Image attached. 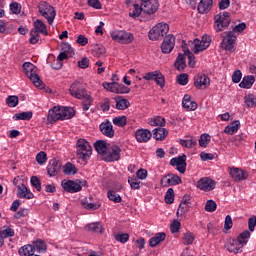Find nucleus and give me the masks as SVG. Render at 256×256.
<instances>
[{
    "mask_svg": "<svg viewBox=\"0 0 256 256\" xmlns=\"http://www.w3.org/2000/svg\"><path fill=\"white\" fill-rule=\"evenodd\" d=\"M69 93L76 99H83V111H89L91 105H93V98L87 94V90L83 87V84L79 81H75L69 88Z\"/></svg>",
    "mask_w": 256,
    "mask_h": 256,
    "instance_id": "obj_1",
    "label": "nucleus"
},
{
    "mask_svg": "<svg viewBox=\"0 0 256 256\" xmlns=\"http://www.w3.org/2000/svg\"><path fill=\"white\" fill-rule=\"evenodd\" d=\"M22 67L25 75L28 77V79H30V81H32L35 87L38 89H43L45 87L43 80H41V77H39V74H37V67L33 65V63L25 62Z\"/></svg>",
    "mask_w": 256,
    "mask_h": 256,
    "instance_id": "obj_2",
    "label": "nucleus"
},
{
    "mask_svg": "<svg viewBox=\"0 0 256 256\" xmlns=\"http://www.w3.org/2000/svg\"><path fill=\"white\" fill-rule=\"evenodd\" d=\"M76 155L78 159H82V161H87L89 157H91L93 153V148H91V144L87 142V140L80 138L76 143Z\"/></svg>",
    "mask_w": 256,
    "mask_h": 256,
    "instance_id": "obj_3",
    "label": "nucleus"
},
{
    "mask_svg": "<svg viewBox=\"0 0 256 256\" xmlns=\"http://www.w3.org/2000/svg\"><path fill=\"white\" fill-rule=\"evenodd\" d=\"M169 33V24L158 23L148 33L150 41H161Z\"/></svg>",
    "mask_w": 256,
    "mask_h": 256,
    "instance_id": "obj_4",
    "label": "nucleus"
},
{
    "mask_svg": "<svg viewBox=\"0 0 256 256\" xmlns=\"http://www.w3.org/2000/svg\"><path fill=\"white\" fill-rule=\"evenodd\" d=\"M38 11L42 15V17H44V19H47L49 25H53L55 17L57 16V12L51 4L45 1L40 2L38 4Z\"/></svg>",
    "mask_w": 256,
    "mask_h": 256,
    "instance_id": "obj_5",
    "label": "nucleus"
},
{
    "mask_svg": "<svg viewBox=\"0 0 256 256\" xmlns=\"http://www.w3.org/2000/svg\"><path fill=\"white\" fill-rule=\"evenodd\" d=\"M237 43V35L233 31L224 32L223 40L221 42V47L225 51H230L233 53L235 51V44Z\"/></svg>",
    "mask_w": 256,
    "mask_h": 256,
    "instance_id": "obj_6",
    "label": "nucleus"
},
{
    "mask_svg": "<svg viewBox=\"0 0 256 256\" xmlns=\"http://www.w3.org/2000/svg\"><path fill=\"white\" fill-rule=\"evenodd\" d=\"M215 20V30L217 33L221 32L225 27L231 24V14L229 12L219 13L214 17Z\"/></svg>",
    "mask_w": 256,
    "mask_h": 256,
    "instance_id": "obj_7",
    "label": "nucleus"
},
{
    "mask_svg": "<svg viewBox=\"0 0 256 256\" xmlns=\"http://www.w3.org/2000/svg\"><path fill=\"white\" fill-rule=\"evenodd\" d=\"M111 37L113 41H117V43H122L124 45H129V43H133V41L135 40V37H133V34L125 30L114 31L111 34Z\"/></svg>",
    "mask_w": 256,
    "mask_h": 256,
    "instance_id": "obj_8",
    "label": "nucleus"
},
{
    "mask_svg": "<svg viewBox=\"0 0 256 256\" xmlns=\"http://www.w3.org/2000/svg\"><path fill=\"white\" fill-rule=\"evenodd\" d=\"M119 159H121V147L117 145L108 147L106 155L103 157V161L106 163H113L115 161H119Z\"/></svg>",
    "mask_w": 256,
    "mask_h": 256,
    "instance_id": "obj_9",
    "label": "nucleus"
},
{
    "mask_svg": "<svg viewBox=\"0 0 256 256\" xmlns=\"http://www.w3.org/2000/svg\"><path fill=\"white\" fill-rule=\"evenodd\" d=\"M170 165H172V167H176L179 173H185V171H187V155L182 154L181 156L172 158L170 160Z\"/></svg>",
    "mask_w": 256,
    "mask_h": 256,
    "instance_id": "obj_10",
    "label": "nucleus"
},
{
    "mask_svg": "<svg viewBox=\"0 0 256 256\" xmlns=\"http://www.w3.org/2000/svg\"><path fill=\"white\" fill-rule=\"evenodd\" d=\"M230 177L236 182L239 183L241 181H245V179L249 178V172L247 170L239 169V168H230Z\"/></svg>",
    "mask_w": 256,
    "mask_h": 256,
    "instance_id": "obj_11",
    "label": "nucleus"
},
{
    "mask_svg": "<svg viewBox=\"0 0 256 256\" xmlns=\"http://www.w3.org/2000/svg\"><path fill=\"white\" fill-rule=\"evenodd\" d=\"M175 49V36L169 34L165 36L164 41L161 44L162 53L169 54Z\"/></svg>",
    "mask_w": 256,
    "mask_h": 256,
    "instance_id": "obj_12",
    "label": "nucleus"
},
{
    "mask_svg": "<svg viewBox=\"0 0 256 256\" xmlns=\"http://www.w3.org/2000/svg\"><path fill=\"white\" fill-rule=\"evenodd\" d=\"M211 85V79L205 74H198L194 77V87L196 89H207Z\"/></svg>",
    "mask_w": 256,
    "mask_h": 256,
    "instance_id": "obj_13",
    "label": "nucleus"
},
{
    "mask_svg": "<svg viewBox=\"0 0 256 256\" xmlns=\"http://www.w3.org/2000/svg\"><path fill=\"white\" fill-rule=\"evenodd\" d=\"M62 187L67 193H79L83 187L77 182V180L62 181Z\"/></svg>",
    "mask_w": 256,
    "mask_h": 256,
    "instance_id": "obj_14",
    "label": "nucleus"
},
{
    "mask_svg": "<svg viewBox=\"0 0 256 256\" xmlns=\"http://www.w3.org/2000/svg\"><path fill=\"white\" fill-rule=\"evenodd\" d=\"M143 13L146 15H153L159 9V0H148L147 2L141 3Z\"/></svg>",
    "mask_w": 256,
    "mask_h": 256,
    "instance_id": "obj_15",
    "label": "nucleus"
},
{
    "mask_svg": "<svg viewBox=\"0 0 256 256\" xmlns=\"http://www.w3.org/2000/svg\"><path fill=\"white\" fill-rule=\"evenodd\" d=\"M225 249H227L229 253H242L243 246L239 241H237V239L230 238L225 244Z\"/></svg>",
    "mask_w": 256,
    "mask_h": 256,
    "instance_id": "obj_16",
    "label": "nucleus"
},
{
    "mask_svg": "<svg viewBox=\"0 0 256 256\" xmlns=\"http://www.w3.org/2000/svg\"><path fill=\"white\" fill-rule=\"evenodd\" d=\"M61 161L52 159L49 161V164L47 166V173L49 177H55L59 174V171H61Z\"/></svg>",
    "mask_w": 256,
    "mask_h": 256,
    "instance_id": "obj_17",
    "label": "nucleus"
},
{
    "mask_svg": "<svg viewBox=\"0 0 256 256\" xmlns=\"http://www.w3.org/2000/svg\"><path fill=\"white\" fill-rule=\"evenodd\" d=\"M215 185V180L207 177L201 178L197 183V187L201 189V191H213Z\"/></svg>",
    "mask_w": 256,
    "mask_h": 256,
    "instance_id": "obj_18",
    "label": "nucleus"
},
{
    "mask_svg": "<svg viewBox=\"0 0 256 256\" xmlns=\"http://www.w3.org/2000/svg\"><path fill=\"white\" fill-rule=\"evenodd\" d=\"M102 135L113 139L115 137V130H113V124L109 120L102 122L99 126Z\"/></svg>",
    "mask_w": 256,
    "mask_h": 256,
    "instance_id": "obj_19",
    "label": "nucleus"
},
{
    "mask_svg": "<svg viewBox=\"0 0 256 256\" xmlns=\"http://www.w3.org/2000/svg\"><path fill=\"white\" fill-rule=\"evenodd\" d=\"M110 147L111 144L107 143L105 140H98L94 143L95 150L99 155H102L103 157L107 155V151H109Z\"/></svg>",
    "mask_w": 256,
    "mask_h": 256,
    "instance_id": "obj_20",
    "label": "nucleus"
},
{
    "mask_svg": "<svg viewBox=\"0 0 256 256\" xmlns=\"http://www.w3.org/2000/svg\"><path fill=\"white\" fill-rule=\"evenodd\" d=\"M17 189V197H19V199H33V197H35L33 192H31V190H29L25 184L18 185Z\"/></svg>",
    "mask_w": 256,
    "mask_h": 256,
    "instance_id": "obj_21",
    "label": "nucleus"
},
{
    "mask_svg": "<svg viewBox=\"0 0 256 256\" xmlns=\"http://www.w3.org/2000/svg\"><path fill=\"white\" fill-rule=\"evenodd\" d=\"M152 136L153 134H151V131L147 129H138L135 133L136 141H138V143H147Z\"/></svg>",
    "mask_w": 256,
    "mask_h": 256,
    "instance_id": "obj_22",
    "label": "nucleus"
},
{
    "mask_svg": "<svg viewBox=\"0 0 256 256\" xmlns=\"http://www.w3.org/2000/svg\"><path fill=\"white\" fill-rule=\"evenodd\" d=\"M49 123H55V121H62L61 107L55 106L48 112Z\"/></svg>",
    "mask_w": 256,
    "mask_h": 256,
    "instance_id": "obj_23",
    "label": "nucleus"
},
{
    "mask_svg": "<svg viewBox=\"0 0 256 256\" xmlns=\"http://www.w3.org/2000/svg\"><path fill=\"white\" fill-rule=\"evenodd\" d=\"M123 189V186L119 184L116 186V188H113L112 190L108 191V199L110 201H113V203H121L123 199L121 198V195L117 193V191H121Z\"/></svg>",
    "mask_w": 256,
    "mask_h": 256,
    "instance_id": "obj_24",
    "label": "nucleus"
},
{
    "mask_svg": "<svg viewBox=\"0 0 256 256\" xmlns=\"http://www.w3.org/2000/svg\"><path fill=\"white\" fill-rule=\"evenodd\" d=\"M198 13L202 15L205 13H209L211 9H213V0H201L198 4Z\"/></svg>",
    "mask_w": 256,
    "mask_h": 256,
    "instance_id": "obj_25",
    "label": "nucleus"
},
{
    "mask_svg": "<svg viewBox=\"0 0 256 256\" xmlns=\"http://www.w3.org/2000/svg\"><path fill=\"white\" fill-rule=\"evenodd\" d=\"M182 107L186 109V111H195V109H197V102L191 101V95L186 94L182 100Z\"/></svg>",
    "mask_w": 256,
    "mask_h": 256,
    "instance_id": "obj_26",
    "label": "nucleus"
},
{
    "mask_svg": "<svg viewBox=\"0 0 256 256\" xmlns=\"http://www.w3.org/2000/svg\"><path fill=\"white\" fill-rule=\"evenodd\" d=\"M190 43L192 45V51L195 54L201 53V51H205L209 47L198 38H195L194 41Z\"/></svg>",
    "mask_w": 256,
    "mask_h": 256,
    "instance_id": "obj_27",
    "label": "nucleus"
},
{
    "mask_svg": "<svg viewBox=\"0 0 256 256\" xmlns=\"http://www.w3.org/2000/svg\"><path fill=\"white\" fill-rule=\"evenodd\" d=\"M254 83H255V76L253 75L244 76L242 81L239 84V87H241V89H251Z\"/></svg>",
    "mask_w": 256,
    "mask_h": 256,
    "instance_id": "obj_28",
    "label": "nucleus"
},
{
    "mask_svg": "<svg viewBox=\"0 0 256 256\" xmlns=\"http://www.w3.org/2000/svg\"><path fill=\"white\" fill-rule=\"evenodd\" d=\"M166 237H167V234H165V232L156 233L155 236H153L149 240L150 247H157V245H159V243L163 242V240Z\"/></svg>",
    "mask_w": 256,
    "mask_h": 256,
    "instance_id": "obj_29",
    "label": "nucleus"
},
{
    "mask_svg": "<svg viewBox=\"0 0 256 256\" xmlns=\"http://www.w3.org/2000/svg\"><path fill=\"white\" fill-rule=\"evenodd\" d=\"M174 67L177 69V71H185V68L187 67V62L185 61V54H178L174 63Z\"/></svg>",
    "mask_w": 256,
    "mask_h": 256,
    "instance_id": "obj_30",
    "label": "nucleus"
},
{
    "mask_svg": "<svg viewBox=\"0 0 256 256\" xmlns=\"http://www.w3.org/2000/svg\"><path fill=\"white\" fill-rule=\"evenodd\" d=\"M167 135H169V131L165 128L158 127L153 130V137L156 141H163Z\"/></svg>",
    "mask_w": 256,
    "mask_h": 256,
    "instance_id": "obj_31",
    "label": "nucleus"
},
{
    "mask_svg": "<svg viewBox=\"0 0 256 256\" xmlns=\"http://www.w3.org/2000/svg\"><path fill=\"white\" fill-rule=\"evenodd\" d=\"M240 125L241 122H239V120L233 121L230 125L225 127L224 133H226V135H233L234 133H237Z\"/></svg>",
    "mask_w": 256,
    "mask_h": 256,
    "instance_id": "obj_32",
    "label": "nucleus"
},
{
    "mask_svg": "<svg viewBox=\"0 0 256 256\" xmlns=\"http://www.w3.org/2000/svg\"><path fill=\"white\" fill-rule=\"evenodd\" d=\"M62 121L65 119H73L75 110L71 107H60Z\"/></svg>",
    "mask_w": 256,
    "mask_h": 256,
    "instance_id": "obj_33",
    "label": "nucleus"
},
{
    "mask_svg": "<svg viewBox=\"0 0 256 256\" xmlns=\"http://www.w3.org/2000/svg\"><path fill=\"white\" fill-rule=\"evenodd\" d=\"M13 119L15 121H31V119H33V112L28 111V112L16 113L13 116Z\"/></svg>",
    "mask_w": 256,
    "mask_h": 256,
    "instance_id": "obj_34",
    "label": "nucleus"
},
{
    "mask_svg": "<svg viewBox=\"0 0 256 256\" xmlns=\"http://www.w3.org/2000/svg\"><path fill=\"white\" fill-rule=\"evenodd\" d=\"M34 253H45L47 251V244L43 240H37L33 243Z\"/></svg>",
    "mask_w": 256,
    "mask_h": 256,
    "instance_id": "obj_35",
    "label": "nucleus"
},
{
    "mask_svg": "<svg viewBox=\"0 0 256 256\" xmlns=\"http://www.w3.org/2000/svg\"><path fill=\"white\" fill-rule=\"evenodd\" d=\"M78 171L79 170L77 169L75 164H73L71 162H67L63 166V173H64V175H77Z\"/></svg>",
    "mask_w": 256,
    "mask_h": 256,
    "instance_id": "obj_36",
    "label": "nucleus"
},
{
    "mask_svg": "<svg viewBox=\"0 0 256 256\" xmlns=\"http://www.w3.org/2000/svg\"><path fill=\"white\" fill-rule=\"evenodd\" d=\"M86 231H91L92 233H103V225L99 222L90 223L85 227Z\"/></svg>",
    "mask_w": 256,
    "mask_h": 256,
    "instance_id": "obj_37",
    "label": "nucleus"
},
{
    "mask_svg": "<svg viewBox=\"0 0 256 256\" xmlns=\"http://www.w3.org/2000/svg\"><path fill=\"white\" fill-rule=\"evenodd\" d=\"M33 249L34 247L31 244L24 245L18 250V253L20 256H32L35 253Z\"/></svg>",
    "mask_w": 256,
    "mask_h": 256,
    "instance_id": "obj_38",
    "label": "nucleus"
},
{
    "mask_svg": "<svg viewBox=\"0 0 256 256\" xmlns=\"http://www.w3.org/2000/svg\"><path fill=\"white\" fill-rule=\"evenodd\" d=\"M34 28L36 31L40 32L42 35H49V32L47 31V25H45V23H43V21L37 19L34 22Z\"/></svg>",
    "mask_w": 256,
    "mask_h": 256,
    "instance_id": "obj_39",
    "label": "nucleus"
},
{
    "mask_svg": "<svg viewBox=\"0 0 256 256\" xmlns=\"http://www.w3.org/2000/svg\"><path fill=\"white\" fill-rule=\"evenodd\" d=\"M106 50H105V46H103L102 44H95L93 46L92 49V55L93 57H103V55H105Z\"/></svg>",
    "mask_w": 256,
    "mask_h": 256,
    "instance_id": "obj_40",
    "label": "nucleus"
},
{
    "mask_svg": "<svg viewBox=\"0 0 256 256\" xmlns=\"http://www.w3.org/2000/svg\"><path fill=\"white\" fill-rule=\"evenodd\" d=\"M129 105H131L129 100L123 97H119V99L116 100V109H119V111H125V109H128Z\"/></svg>",
    "mask_w": 256,
    "mask_h": 256,
    "instance_id": "obj_41",
    "label": "nucleus"
},
{
    "mask_svg": "<svg viewBox=\"0 0 256 256\" xmlns=\"http://www.w3.org/2000/svg\"><path fill=\"white\" fill-rule=\"evenodd\" d=\"M149 125H151V127H165V118L161 117V116H157L155 118H152L151 120H149Z\"/></svg>",
    "mask_w": 256,
    "mask_h": 256,
    "instance_id": "obj_42",
    "label": "nucleus"
},
{
    "mask_svg": "<svg viewBox=\"0 0 256 256\" xmlns=\"http://www.w3.org/2000/svg\"><path fill=\"white\" fill-rule=\"evenodd\" d=\"M134 10L129 12V17L132 19H137V17H141V13H143V6L142 4H133Z\"/></svg>",
    "mask_w": 256,
    "mask_h": 256,
    "instance_id": "obj_43",
    "label": "nucleus"
},
{
    "mask_svg": "<svg viewBox=\"0 0 256 256\" xmlns=\"http://www.w3.org/2000/svg\"><path fill=\"white\" fill-rule=\"evenodd\" d=\"M249 237H251V233L248 230H246L240 233L236 240L240 242L242 247H245V245H247V239H249Z\"/></svg>",
    "mask_w": 256,
    "mask_h": 256,
    "instance_id": "obj_44",
    "label": "nucleus"
},
{
    "mask_svg": "<svg viewBox=\"0 0 256 256\" xmlns=\"http://www.w3.org/2000/svg\"><path fill=\"white\" fill-rule=\"evenodd\" d=\"M164 199L165 203H167L168 205L173 204L175 201V190H173V188H169L166 192Z\"/></svg>",
    "mask_w": 256,
    "mask_h": 256,
    "instance_id": "obj_45",
    "label": "nucleus"
},
{
    "mask_svg": "<svg viewBox=\"0 0 256 256\" xmlns=\"http://www.w3.org/2000/svg\"><path fill=\"white\" fill-rule=\"evenodd\" d=\"M182 241L184 245H193L195 235H193L191 232H186L183 234Z\"/></svg>",
    "mask_w": 256,
    "mask_h": 256,
    "instance_id": "obj_46",
    "label": "nucleus"
},
{
    "mask_svg": "<svg viewBox=\"0 0 256 256\" xmlns=\"http://www.w3.org/2000/svg\"><path fill=\"white\" fill-rule=\"evenodd\" d=\"M39 33H41L40 31L36 30L35 28H33L30 31V40L29 42L31 43V45H37V43H39Z\"/></svg>",
    "mask_w": 256,
    "mask_h": 256,
    "instance_id": "obj_47",
    "label": "nucleus"
},
{
    "mask_svg": "<svg viewBox=\"0 0 256 256\" xmlns=\"http://www.w3.org/2000/svg\"><path fill=\"white\" fill-rule=\"evenodd\" d=\"M244 103L246 107H256V97L253 94H248L244 97Z\"/></svg>",
    "mask_w": 256,
    "mask_h": 256,
    "instance_id": "obj_48",
    "label": "nucleus"
},
{
    "mask_svg": "<svg viewBox=\"0 0 256 256\" xmlns=\"http://www.w3.org/2000/svg\"><path fill=\"white\" fill-rule=\"evenodd\" d=\"M198 141H199L200 147H207V145L211 143V135L204 133L200 136Z\"/></svg>",
    "mask_w": 256,
    "mask_h": 256,
    "instance_id": "obj_49",
    "label": "nucleus"
},
{
    "mask_svg": "<svg viewBox=\"0 0 256 256\" xmlns=\"http://www.w3.org/2000/svg\"><path fill=\"white\" fill-rule=\"evenodd\" d=\"M0 233L3 236L4 239H7V237H15V230H13L9 226H4L3 230L0 231Z\"/></svg>",
    "mask_w": 256,
    "mask_h": 256,
    "instance_id": "obj_50",
    "label": "nucleus"
},
{
    "mask_svg": "<svg viewBox=\"0 0 256 256\" xmlns=\"http://www.w3.org/2000/svg\"><path fill=\"white\" fill-rule=\"evenodd\" d=\"M6 105H8V107H17V105H19V97L16 95L8 96L6 98Z\"/></svg>",
    "mask_w": 256,
    "mask_h": 256,
    "instance_id": "obj_51",
    "label": "nucleus"
},
{
    "mask_svg": "<svg viewBox=\"0 0 256 256\" xmlns=\"http://www.w3.org/2000/svg\"><path fill=\"white\" fill-rule=\"evenodd\" d=\"M114 125L117 127H125L127 125V116H118L113 119Z\"/></svg>",
    "mask_w": 256,
    "mask_h": 256,
    "instance_id": "obj_52",
    "label": "nucleus"
},
{
    "mask_svg": "<svg viewBox=\"0 0 256 256\" xmlns=\"http://www.w3.org/2000/svg\"><path fill=\"white\" fill-rule=\"evenodd\" d=\"M205 211L208 213H213L217 211V202L214 200H208L205 205Z\"/></svg>",
    "mask_w": 256,
    "mask_h": 256,
    "instance_id": "obj_53",
    "label": "nucleus"
},
{
    "mask_svg": "<svg viewBox=\"0 0 256 256\" xmlns=\"http://www.w3.org/2000/svg\"><path fill=\"white\" fill-rule=\"evenodd\" d=\"M103 87L106 89V91L117 93V82H104Z\"/></svg>",
    "mask_w": 256,
    "mask_h": 256,
    "instance_id": "obj_54",
    "label": "nucleus"
},
{
    "mask_svg": "<svg viewBox=\"0 0 256 256\" xmlns=\"http://www.w3.org/2000/svg\"><path fill=\"white\" fill-rule=\"evenodd\" d=\"M36 161L38 165H45V163H47V153H45L44 151L39 152L36 155Z\"/></svg>",
    "mask_w": 256,
    "mask_h": 256,
    "instance_id": "obj_55",
    "label": "nucleus"
},
{
    "mask_svg": "<svg viewBox=\"0 0 256 256\" xmlns=\"http://www.w3.org/2000/svg\"><path fill=\"white\" fill-rule=\"evenodd\" d=\"M131 88L125 86L124 84L116 83V93L123 95L125 93H130Z\"/></svg>",
    "mask_w": 256,
    "mask_h": 256,
    "instance_id": "obj_56",
    "label": "nucleus"
},
{
    "mask_svg": "<svg viewBox=\"0 0 256 256\" xmlns=\"http://www.w3.org/2000/svg\"><path fill=\"white\" fill-rule=\"evenodd\" d=\"M128 183L131 189H141V181L137 178L128 177Z\"/></svg>",
    "mask_w": 256,
    "mask_h": 256,
    "instance_id": "obj_57",
    "label": "nucleus"
},
{
    "mask_svg": "<svg viewBox=\"0 0 256 256\" xmlns=\"http://www.w3.org/2000/svg\"><path fill=\"white\" fill-rule=\"evenodd\" d=\"M177 83L179 85H187L189 83V75L187 73H182L177 76Z\"/></svg>",
    "mask_w": 256,
    "mask_h": 256,
    "instance_id": "obj_58",
    "label": "nucleus"
},
{
    "mask_svg": "<svg viewBox=\"0 0 256 256\" xmlns=\"http://www.w3.org/2000/svg\"><path fill=\"white\" fill-rule=\"evenodd\" d=\"M180 145H182V147H186L187 149H193V147H195V145H197V141L195 140H180Z\"/></svg>",
    "mask_w": 256,
    "mask_h": 256,
    "instance_id": "obj_59",
    "label": "nucleus"
},
{
    "mask_svg": "<svg viewBox=\"0 0 256 256\" xmlns=\"http://www.w3.org/2000/svg\"><path fill=\"white\" fill-rule=\"evenodd\" d=\"M189 209H191V205L180 203L178 210H177V215H179V214L185 215V214L189 213Z\"/></svg>",
    "mask_w": 256,
    "mask_h": 256,
    "instance_id": "obj_60",
    "label": "nucleus"
},
{
    "mask_svg": "<svg viewBox=\"0 0 256 256\" xmlns=\"http://www.w3.org/2000/svg\"><path fill=\"white\" fill-rule=\"evenodd\" d=\"M30 183L32 187H35L37 191H41V180H39V177L32 176L30 179Z\"/></svg>",
    "mask_w": 256,
    "mask_h": 256,
    "instance_id": "obj_61",
    "label": "nucleus"
},
{
    "mask_svg": "<svg viewBox=\"0 0 256 256\" xmlns=\"http://www.w3.org/2000/svg\"><path fill=\"white\" fill-rule=\"evenodd\" d=\"M181 230V222L178 220H174L170 225V231L171 233H179Z\"/></svg>",
    "mask_w": 256,
    "mask_h": 256,
    "instance_id": "obj_62",
    "label": "nucleus"
},
{
    "mask_svg": "<svg viewBox=\"0 0 256 256\" xmlns=\"http://www.w3.org/2000/svg\"><path fill=\"white\" fill-rule=\"evenodd\" d=\"M29 215V209L20 208L18 212L14 215V219H21L22 217H27Z\"/></svg>",
    "mask_w": 256,
    "mask_h": 256,
    "instance_id": "obj_63",
    "label": "nucleus"
},
{
    "mask_svg": "<svg viewBox=\"0 0 256 256\" xmlns=\"http://www.w3.org/2000/svg\"><path fill=\"white\" fill-rule=\"evenodd\" d=\"M167 177H170L172 186H174V185H181V183H182L181 177H179L178 175L167 174Z\"/></svg>",
    "mask_w": 256,
    "mask_h": 256,
    "instance_id": "obj_64",
    "label": "nucleus"
}]
</instances>
